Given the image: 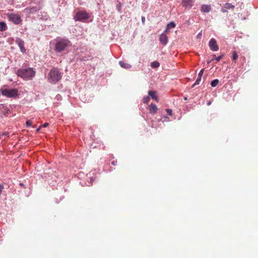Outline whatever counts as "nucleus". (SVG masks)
<instances>
[{"label": "nucleus", "mask_w": 258, "mask_h": 258, "mask_svg": "<svg viewBox=\"0 0 258 258\" xmlns=\"http://www.w3.org/2000/svg\"><path fill=\"white\" fill-rule=\"evenodd\" d=\"M50 45H54V50L57 53L64 51L72 45L71 42L68 39L59 38L54 40L50 42Z\"/></svg>", "instance_id": "f257e3e1"}, {"label": "nucleus", "mask_w": 258, "mask_h": 258, "mask_svg": "<svg viewBox=\"0 0 258 258\" xmlns=\"http://www.w3.org/2000/svg\"><path fill=\"white\" fill-rule=\"evenodd\" d=\"M35 75V72L31 68H22L17 71V75L25 80H31Z\"/></svg>", "instance_id": "f03ea898"}, {"label": "nucleus", "mask_w": 258, "mask_h": 258, "mask_svg": "<svg viewBox=\"0 0 258 258\" xmlns=\"http://www.w3.org/2000/svg\"><path fill=\"white\" fill-rule=\"evenodd\" d=\"M62 77V74L57 69H51L48 74V81L51 84H55L59 81Z\"/></svg>", "instance_id": "7ed1b4c3"}, {"label": "nucleus", "mask_w": 258, "mask_h": 258, "mask_svg": "<svg viewBox=\"0 0 258 258\" xmlns=\"http://www.w3.org/2000/svg\"><path fill=\"white\" fill-rule=\"evenodd\" d=\"M2 95L8 98H15L18 96V91L16 88H8L7 86H3L0 90Z\"/></svg>", "instance_id": "20e7f679"}, {"label": "nucleus", "mask_w": 258, "mask_h": 258, "mask_svg": "<svg viewBox=\"0 0 258 258\" xmlns=\"http://www.w3.org/2000/svg\"><path fill=\"white\" fill-rule=\"evenodd\" d=\"M7 16L9 20L14 24L18 25L22 22L21 17L18 14L8 13Z\"/></svg>", "instance_id": "39448f33"}, {"label": "nucleus", "mask_w": 258, "mask_h": 258, "mask_svg": "<svg viewBox=\"0 0 258 258\" xmlns=\"http://www.w3.org/2000/svg\"><path fill=\"white\" fill-rule=\"evenodd\" d=\"M89 18V15L86 11H79L77 13L74 17L75 21H84L86 20Z\"/></svg>", "instance_id": "423d86ee"}, {"label": "nucleus", "mask_w": 258, "mask_h": 258, "mask_svg": "<svg viewBox=\"0 0 258 258\" xmlns=\"http://www.w3.org/2000/svg\"><path fill=\"white\" fill-rule=\"evenodd\" d=\"M209 46L210 49L213 51H216L219 50V46L217 44L216 40L214 38L210 39L209 42Z\"/></svg>", "instance_id": "0eeeda50"}, {"label": "nucleus", "mask_w": 258, "mask_h": 258, "mask_svg": "<svg viewBox=\"0 0 258 258\" xmlns=\"http://www.w3.org/2000/svg\"><path fill=\"white\" fill-rule=\"evenodd\" d=\"M16 43L20 48V51L24 53L26 52V49L24 47V41L21 38L17 37L16 39Z\"/></svg>", "instance_id": "6e6552de"}, {"label": "nucleus", "mask_w": 258, "mask_h": 258, "mask_svg": "<svg viewBox=\"0 0 258 258\" xmlns=\"http://www.w3.org/2000/svg\"><path fill=\"white\" fill-rule=\"evenodd\" d=\"M181 5L183 7L190 9L194 5V1L182 0L181 1Z\"/></svg>", "instance_id": "1a4fd4ad"}, {"label": "nucleus", "mask_w": 258, "mask_h": 258, "mask_svg": "<svg viewBox=\"0 0 258 258\" xmlns=\"http://www.w3.org/2000/svg\"><path fill=\"white\" fill-rule=\"evenodd\" d=\"M160 42L163 45H166L168 42V38L167 36L164 33H162L159 36Z\"/></svg>", "instance_id": "9d476101"}, {"label": "nucleus", "mask_w": 258, "mask_h": 258, "mask_svg": "<svg viewBox=\"0 0 258 258\" xmlns=\"http://www.w3.org/2000/svg\"><path fill=\"white\" fill-rule=\"evenodd\" d=\"M201 11L202 13H209L211 11L210 5H202L201 7Z\"/></svg>", "instance_id": "9b49d317"}, {"label": "nucleus", "mask_w": 258, "mask_h": 258, "mask_svg": "<svg viewBox=\"0 0 258 258\" xmlns=\"http://www.w3.org/2000/svg\"><path fill=\"white\" fill-rule=\"evenodd\" d=\"M149 109L150 112L151 114H154L155 113H156V112L157 111L158 108H157V106L155 104L151 103L149 106Z\"/></svg>", "instance_id": "f8f14e48"}, {"label": "nucleus", "mask_w": 258, "mask_h": 258, "mask_svg": "<svg viewBox=\"0 0 258 258\" xmlns=\"http://www.w3.org/2000/svg\"><path fill=\"white\" fill-rule=\"evenodd\" d=\"M156 93L155 91H149L148 95L151 97L152 99L155 100L156 101H158V99L157 96L156 95Z\"/></svg>", "instance_id": "ddd939ff"}, {"label": "nucleus", "mask_w": 258, "mask_h": 258, "mask_svg": "<svg viewBox=\"0 0 258 258\" xmlns=\"http://www.w3.org/2000/svg\"><path fill=\"white\" fill-rule=\"evenodd\" d=\"M119 64L121 68H123L126 69H130L132 67L131 64H128L127 63L124 62L123 61H119Z\"/></svg>", "instance_id": "4468645a"}, {"label": "nucleus", "mask_w": 258, "mask_h": 258, "mask_svg": "<svg viewBox=\"0 0 258 258\" xmlns=\"http://www.w3.org/2000/svg\"><path fill=\"white\" fill-rule=\"evenodd\" d=\"M7 29V26L5 22H0V31H5Z\"/></svg>", "instance_id": "2eb2a0df"}, {"label": "nucleus", "mask_w": 258, "mask_h": 258, "mask_svg": "<svg viewBox=\"0 0 258 258\" xmlns=\"http://www.w3.org/2000/svg\"><path fill=\"white\" fill-rule=\"evenodd\" d=\"M224 8H225L227 10L230 9H234L235 8V6L232 5L230 3H226L224 4Z\"/></svg>", "instance_id": "dca6fc26"}, {"label": "nucleus", "mask_w": 258, "mask_h": 258, "mask_svg": "<svg viewBox=\"0 0 258 258\" xmlns=\"http://www.w3.org/2000/svg\"><path fill=\"white\" fill-rule=\"evenodd\" d=\"M159 66H160V63L157 61H153L151 63V67L152 68H158L159 67Z\"/></svg>", "instance_id": "f3484780"}, {"label": "nucleus", "mask_w": 258, "mask_h": 258, "mask_svg": "<svg viewBox=\"0 0 258 258\" xmlns=\"http://www.w3.org/2000/svg\"><path fill=\"white\" fill-rule=\"evenodd\" d=\"M219 83V81L218 79H215L213 81H212L211 83V85L213 87H215L218 85V84Z\"/></svg>", "instance_id": "a211bd4d"}, {"label": "nucleus", "mask_w": 258, "mask_h": 258, "mask_svg": "<svg viewBox=\"0 0 258 258\" xmlns=\"http://www.w3.org/2000/svg\"><path fill=\"white\" fill-rule=\"evenodd\" d=\"M175 23L174 22H171L167 25L166 27H167V29H171L175 28Z\"/></svg>", "instance_id": "6ab92c4d"}, {"label": "nucleus", "mask_w": 258, "mask_h": 258, "mask_svg": "<svg viewBox=\"0 0 258 258\" xmlns=\"http://www.w3.org/2000/svg\"><path fill=\"white\" fill-rule=\"evenodd\" d=\"M29 13L30 14H33L35 12H36L38 10V9L37 7H32L29 9Z\"/></svg>", "instance_id": "aec40b11"}, {"label": "nucleus", "mask_w": 258, "mask_h": 258, "mask_svg": "<svg viewBox=\"0 0 258 258\" xmlns=\"http://www.w3.org/2000/svg\"><path fill=\"white\" fill-rule=\"evenodd\" d=\"M150 101V97L149 96H145L143 98V102L144 103H148Z\"/></svg>", "instance_id": "412c9836"}, {"label": "nucleus", "mask_w": 258, "mask_h": 258, "mask_svg": "<svg viewBox=\"0 0 258 258\" xmlns=\"http://www.w3.org/2000/svg\"><path fill=\"white\" fill-rule=\"evenodd\" d=\"M90 175L91 173H89V176H88V177L90 178V183L87 184L88 186H90L95 180V179L93 177L90 176Z\"/></svg>", "instance_id": "4be33fe9"}, {"label": "nucleus", "mask_w": 258, "mask_h": 258, "mask_svg": "<svg viewBox=\"0 0 258 258\" xmlns=\"http://www.w3.org/2000/svg\"><path fill=\"white\" fill-rule=\"evenodd\" d=\"M224 56V54H222L220 55V56H218V57H216L215 59L216 60L217 62H219Z\"/></svg>", "instance_id": "5701e85b"}, {"label": "nucleus", "mask_w": 258, "mask_h": 258, "mask_svg": "<svg viewBox=\"0 0 258 258\" xmlns=\"http://www.w3.org/2000/svg\"><path fill=\"white\" fill-rule=\"evenodd\" d=\"M238 58V55L236 51H234L232 55V58L233 60H236Z\"/></svg>", "instance_id": "b1692460"}, {"label": "nucleus", "mask_w": 258, "mask_h": 258, "mask_svg": "<svg viewBox=\"0 0 258 258\" xmlns=\"http://www.w3.org/2000/svg\"><path fill=\"white\" fill-rule=\"evenodd\" d=\"M26 125L28 127L31 126L32 125V121L31 120H27L26 122Z\"/></svg>", "instance_id": "393cba45"}, {"label": "nucleus", "mask_w": 258, "mask_h": 258, "mask_svg": "<svg viewBox=\"0 0 258 258\" xmlns=\"http://www.w3.org/2000/svg\"><path fill=\"white\" fill-rule=\"evenodd\" d=\"M203 73H204V69H202L200 71V72H199V74H198V77H201L202 78V76L203 75Z\"/></svg>", "instance_id": "a878e982"}, {"label": "nucleus", "mask_w": 258, "mask_h": 258, "mask_svg": "<svg viewBox=\"0 0 258 258\" xmlns=\"http://www.w3.org/2000/svg\"><path fill=\"white\" fill-rule=\"evenodd\" d=\"M201 77H199L198 76V78L197 79V80L195 82V84H200V82L201 81Z\"/></svg>", "instance_id": "bb28decb"}, {"label": "nucleus", "mask_w": 258, "mask_h": 258, "mask_svg": "<svg viewBox=\"0 0 258 258\" xmlns=\"http://www.w3.org/2000/svg\"><path fill=\"white\" fill-rule=\"evenodd\" d=\"M166 112L168 114V115H172V111L171 109H166Z\"/></svg>", "instance_id": "cd10ccee"}, {"label": "nucleus", "mask_w": 258, "mask_h": 258, "mask_svg": "<svg viewBox=\"0 0 258 258\" xmlns=\"http://www.w3.org/2000/svg\"><path fill=\"white\" fill-rule=\"evenodd\" d=\"M221 12H223V13H226V12H227V9H226L225 8H224V6H223V7L221 8Z\"/></svg>", "instance_id": "c85d7f7f"}, {"label": "nucleus", "mask_w": 258, "mask_h": 258, "mask_svg": "<svg viewBox=\"0 0 258 258\" xmlns=\"http://www.w3.org/2000/svg\"><path fill=\"white\" fill-rule=\"evenodd\" d=\"M202 36V31L198 33V34L197 35V38H201Z\"/></svg>", "instance_id": "c756f323"}, {"label": "nucleus", "mask_w": 258, "mask_h": 258, "mask_svg": "<svg viewBox=\"0 0 258 258\" xmlns=\"http://www.w3.org/2000/svg\"><path fill=\"white\" fill-rule=\"evenodd\" d=\"M169 29H167V27H166V29L164 30V31L163 33H164L165 34H166V33L169 32Z\"/></svg>", "instance_id": "7c9ffc66"}, {"label": "nucleus", "mask_w": 258, "mask_h": 258, "mask_svg": "<svg viewBox=\"0 0 258 258\" xmlns=\"http://www.w3.org/2000/svg\"><path fill=\"white\" fill-rule=\"evenodd\" d=\"M145 21V18L144 17H142V22L143 23H144Z\"/></svg>", "instance_id": "2f4dec72"}, {"label": "nucleus", "mask_w": 258, "mask_h": 258, "mask_svg": "<svg viewBox=\"0 0 258 258\" xmlns=\"http://www.w3.org/2000/svg\"><path fill=\"white\" fill-rule=\"evenodd\" d=\"M88 59H89L88 58H84V57H83L82 58L80 59V60L81 61H86V60H88Z\"/></svg>", "instance_id": "473e14b6"}, {"label": "nucleus", "mask_w": 258, "mask_h": 258, "mask_svg": "<svg viewBox=\"0 0 258 258\" xmlns=\"http://www.w3.org/2000/svg\"><path fill=\"white\" fill-rule=\"evenodd\" d=\"M48 125V123L46 122V123H44L42 126H43V127H45L47 126Z\"/></svg>", "instance_id": "72a5a7b5"}, {"label": "nucleus", "mask_w": 258, "mask_h": 258, "mask_svg": "<svg viewBox=\"0 0 258 258\" xmlns=\"http://www.w3.org/2000/svg\"><path fill=\"white\" fill-rule=\"evenodd\" d=\"M19 184L21 186H23V187H25V185L23 183H20Z\"/></svg>", "instance_id": "f704fd0d"}, {"label": "nucleus", "mask_w": 258, "mask_h": 258, "mask_svg": "<svg viewBox=\"0 0 258 258\" xmlns=\"http://www.w3.org/2000/svg\"><path fill=\"white\" fill-rule=\"evenodd\" d=\"M111 163H112V165H116V162H115V161H112Z\"/></svg>", "instance_id": "c9c22d12"}, {"label": "nucleus", "mask_w": 258, "mask_h": 258, "mask_svg": "<svg viewBox=\"0 0 258 258\" xmlns=\"http://www.w3.org/2000/svg\"><path fill=\"white\" fill-rule=\"evenodd\" d=\"M211 101H209V102H208V103H207V105H208V106L210 105H211Z\"/></svg>", "instance_id": "e433bc0d"}, {"label": "nucleus", "mask_w": 258, "mask_h": 258, "mask_svg": "<svg viewBox=\"0 0 258 258\" xmlns=\"http://www.w3.org/2000/svg\"><path fill=\"white\" fill-rule=\"evenodd\" d=\"M197 84H195V83L194 84H193L191 86V88H194L195 86L197 85Z\"/></svg>", "instance_id": "4c0bfd02"}, {"label": "nucleus", "mask_w": 258, "mask_h": 258, "mask_svg": "<svg viewBox=\"0 0 258 258\" xmlns=\"http://www.w3.org/2000/svg\"><path fill=\"white\" fill-rule=\"evenodd\" d=\"M8 133H5L4 134V135H8Z\"/></svg>", "instance_id": "58836bf2"}, {"label": "nucleus", "mask_w": 258, "mask_h": 258, "mask_svg": "<svg viewBox=\"0 0 258 258\" xmlns=\"http://www.w3.org/2000/svg\"><path fill=\"white\" fill-rule=\"evenodd\" d=\"M184 100H185L187 99V98H186V97H184Z\"/></svg>", "instance_id": "ea45409f"}]
</instances>
